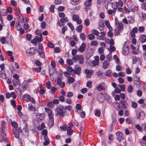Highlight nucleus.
Instances as JSON below:
<instances>
[{"instance_id": "obj_1", "label": "nucleus", "mask_w": 146, "mask_h": 146, "mask_svg": "<svg viewBox=\"0 0 146 146\" xmlns=\"http://www.w3.org/2000/svg\"><path fill=\"white\" fill-rule=\"evenodd\" d=\"M45 111L47 113L49 117L48 125L50 127H52L54 123L53 114L52 110L49 108H45Z\"/></svg>"}, {"instance_id": "obj_2", "label": "nucleus", "mask_w": 146, "mask_h": 146, "mask_svg": "<svg viewBox=\"0 0 146 146\" xmlns=\"http://www.w3.org/2000/svg\"><path fill=\"white\" fill-rule=\"evenodd\" d=\"M115 28L114 30L116 34L117 35L119 34L123 29V25L121 22H119L117 19L115 18Z\"/></svg>"}, {"instance_id": "obj_3", "label": "nucleus", "mask_w": 146, "mask_h": 146, "mask_svg": "<svg viewBox=\"0 0 146 146\" xmlns=\"http://www.w3.org/2000/svg\"><path fill=\"white\" fill-rule=\"evenodd\" d=\"M55 111L56 113L60 117H63L65 114V111L64 110V107L62 106H60L57 107Z\"/></svg>"}, {"instance_id": "obj_4", "label": "nucleus", "mask_w": 146, "mask_h": 146, "mask_svg": "<svg viewBox=\"0 0 146 146\" xmlns=\"http://www.w3.org/2000/svg\"><path fill=\"white\" fill-rule=\"evenodd\" d=\"M116 139L119 142L123 141L124 140V138L122 133L119 131H117L116 133Z\"/></svg>"}, {"instance_id": "obj_5", "label": "nucleus", "mask_w": 146, "mask_h": 146, "mask_svg": "<svg viewBox=\"0 0 146 146\" xmlns=\"http://www.w3.org/2000/svg\"><path fill=\"white\" fill-rule=\"evenodd\" d=\"M13 132L15 137L18 139L19 137L20 133L22 132V130L19 127L18 129H14Z\"/></svg>"}, {"instance_id": "obj_6", "label": "nucleus", "mask_w": 146, "mask_h": 146, "mask_svg": "<svg viewBox=\"0 0 146 146\" xmlns=\"http://www.w3.org/2000/svg\"><path fill=\"white\" fill-rule=\"evenodd\" d=\"M81 70V68L80 67L75 68L74 69H73V72H72V75L74 76L75 74L80 75Z\"/></svg>"}, {"instance_id": "obj_7", "label": "nucleus", "mask_w": 146, "mask_h": 146, "mask_svg": "<svg viewBox=\"0 0 146 146\" xmlns=\"http://www.w3.org/2000/svg\"><path fill=\"white\" fill-rule=\"evenodd\" d=\"M72 18L73 21H76L77 23L78 24H80L82 21L81 19H79V17L77 15H74L72 16Z\"/></svg>"}, {"instance_id": "obj_8", "label": "nucleus", "mask_w": 146, "mask_h": 146, "mask_svg": "<svg viewBox=\"0 0 146 146\" xmlns=\"http://www.w3.org/2000/svg\"><path fill=\"white\" fill-rule=\"evenodd\" d=\"M85 73L86 74V77L87 78H90L91 76L93 74V71L92 70H89L87 69H86L85 70Z\"/></svg>"}, {"instance_id": "obj_9", "label": "nucleus", "mask_w": 146, "mask_h": 146, "mask_svg": "<svg viewBox=\"0 0 146 146\" xmlns=\"http://www.w3.org/2000/svg\"><path fill=\"white\" fill-rule=\"evenodd\" d=\"M62 77H58L57 80V84L60 87H63L65 86V84L64 82H62Z\"/></svg>"}, {"instance_id": "obj_10", "label": "nucleus", "mask_w": 146, "mask_h": 146, "mask_svg": "<svg viewBox=\"0 0 146 146\" xmlns=\"http://www.w3.org/2000/svg\"><path fill=\"white\" fill-rule=\"evenodd\" d=\"M44 115L43 113H38L36 115V118L38 121L43 120L44 117Z\"/></svg>"}, {"instance_id": "obj_11", "label": "nucleus", "mask_w": 146, "mask_h": 146, "mask_svg": "<svg viewBox=\"0 0 146 146\" xmlns=\"http://www.w3.org/2000/svg\"><path fill=\"white\" fill-rule=\"evenodd\" d=\"M104 27V23L102 20H100L98 23V29L100 31H102Z\"/></svg>"}, {"instance_id": "obj_12", "label": "nucleus", "mask_w": 146, "mask_h": 146, "mask_svg": "<svg viewBox=\"0 0 146 146\" xmlns=\"http://www.w3.org/2000/svg\"><path fill=\"white\" fill-rule=\"evenodd\" d=\"M31 96L28 94H25L23 96V99L26 102H29Z\"/></svg>"}, {"instance_id": "obj_13", "label": "nucleus", "mask_w": 146, "mask_h": 146, "mask_svg": "<svg viewBox=\"0 0 146 146\" xmlns=\"http://www.w3.org/2000/svg\"><path fill=\"white\" fill-rule=\"evenodd\" d=\"M123 54L125 55H128L129 53V48L127 46H124L123 48Z\"/></svg>"}, {"instance_id": "obj_14", "label": "nucleus", "mask_w": 146, "mask_h": 146, "mask_svg": "<svg viewBox=\"0 0 146 146\" xmlns=\"http://www.w3.org/2000/svg\"><path fill=\"white\" fill-rule=\"evenodd\" d=\"M97 100L100 102H102L104 101V98L103 95L101 94H98L97 97Z\"/></svg>"}, {"instance_id": "obj_15", "label": "nucleus", "mask_w": 146, "mask_h": 146, "mask_svg": "<svg viewBox=\"0 0 146 146\" xmlns=\"http://www.w3.org/2000/svg\"><path fill=\"white\" fill-rule=\"evenodd\" d=\"M35 50L33 48H31L28 50L26 52V53H27L30 56H31L32 55L35 54Z\"/></svg>"}, {"instance_id": "obj_16", "label": "nucleus", "mask_w": 146, "mask_h": 146, "mask_svg": "<svg viewBox=\"0 0 146 146\" xmlns=\"http://www.w3.org/2000/svg\"><path fill=\"white\" fill-rule=\"evenodd\" d=\"M28 110L30 111H35L36 110V108L33 105L29 104L28 105Z\"/></svg>"}, {"instance_id": "obj_17", "label": "nucleus", "mask_w": 146, "mask_h": 146, "mask_svg": "<svg viewBox=\"0 0 146 146\" xmlns=\"http://www.w3.org/2000/svg\"><path fill=\"white\" fill-rule=\"evenodd\" d=\"M110 65V63L109 61L107 60H105L103 62L102 66L104 69L107 68Z\"/></svg>"}, {"instance_id": "obj_18", "label": "nucleus", "mask_w": 146, "mask_h": 146, "mask_svg": "<svg viewBox=\"0 0 146 146\" xmlns=\"http://www.w3.org/2000/svg\"><path fill=\"white\" fill-rule=\"evenodd\" d=\"M86 46L85 43H83L78 48V50L81 52H83L85 49Z\"/></svg>"}, {"instance_id": "obj_19", "label": "nucleus", "mask_w": 146, "mask_h": 146, "mask_svg": "<svg viewBox=\"0 0 146 146\" xmlns=\"http://www.w3.org/2000/svg\"><path fill=\"white\" fill-rule=\"evenodd\" d=\"M38 53L41 57L44 58L45 56L43 50H38Z\"/></svg>"}, {"instance_id": "obj_20", "label": "nucleus", "mask_w": 146, "mask_h": 146, "mask_svg": "<svg viewBox=\"0 0 146 146\" xmlns=\"http://www.w3.org/2000/svg\"><path fill=\"white\" fill-rule=\"evenodd\" d=\"M105 24L108 29L109 31H113V29L112 27L111 26L109 22L107 20H106L105 21Z\"/></svg>"}, {"instance_id": "obj_21", "label": "nucleus", "mask_w": 146, "mask_h": 146, "mask_svg": "<svg viewBox=\"0 0 146 146\" xmlns=\"http://www.w3.org/2000/svg\"><path fill=\"white\" fill-rule=\"evenodd\" d=\"M35 38L37 42H39L42 41L43 40L42 34H40L39 36H36Z\"/></svg>"}, {"instance_id": "obj_22", "label": "nucleus", "mask_w": 146, "mask_h": 146, "mask_svg": "<svg viewBox=\"0 0 146 146\" xmlns=\"http://www.w3.org/2000/svg\"><path fill=\"white\" fill-rule=\"evenodd\" d=\"M120 103L122 104V107L124 108H126L127 106V102L124 100H121L120 101Z\"/></svg>"}, {"instance_id": "obj_23", "label": "nucleus", "mask_w": 146, "mask_h": 146, "mask_svg": "<svg viewBox=\"0 0 146 146\" xmlns=\"http://www.w3.org/2000/svg\"><path fill=\"white\" fill-rule=\"evenodd\" d=\"M140 39L142 43L145 42L146 41V36L145 35H142L140 38Z\"/></svg>"}, {"instance_id": "obj_24", "label": "nucleus", "mask_w": 146, "mask_h": 146, "mask_svg": "<svg viewBox=\"0 0 146 146\" xmlns=\"http://www.w3.org/2000/svg\"><path fill=\"white\" fill-rule=\"evenodd\" d=\"M5 122L4 121H2L1 123V128L2 129V132L4 133L5 130Z\"/></svg>"}, {"instance_id": "obj_25", "label": "nucleus", "mask_w": 146, "mask_h": 146, "mask_svg": "<svg viewBox=\"0 0 146 146\" xmlns=\"http://www.w3.org/2000/svg\"><path fill=\"white\" fill-rule=\"evenodd\" d=\"M113 58L118 65H120V62H119V59L116 55H114Z\"/></svg>"}, {"instance_id": "obj_26", "label": "nucleus", "mask_w": 146, "mask_h": 146, "mask_svg": "<svg viewBox=\"0 0 146 146\" xmlns=\"http://www.w3.org/2000/svg\"><path fill=\"white\" fill-rule=\"evenodd\" d=\"M66 130H67V134L69 135H72L73 133L72 130L71 129V127L68 126Z\"/></svg>"}, {"instance_id": "obj_27", "label": "nucleus", "mask_w": 146, "mask_h": 146, "mask_svg": "<svg viewBox=\"0 0 146 146\" xmlns=\"http://www.w3.org/2000/svg\"><path fill=\"white\" fill-rule=\"evenodd\" d=\"M115 47L114 46L110 45V48H108V50H109L110 52V53H111L113 51H115Z\"/></svg>"}, {"instance_id": "obj_28", "label": "nucleus", "mask_w": 146, "mask_h": 146, "mask_svg": "<svg viewBox=\"0 0 146 146\" xmlns=\"http://www.w3.org/2000/svg\"><path fill=\"white\" fill-rule=\"evenodd\" d=\"M0 75L1 77L4 79H6L7 78L6 74L3 73L2 71H0Z\"/></svg>"}, {"instance_id": "obj_29", "label": "nucleus", "mask_w": 146, "mask_h": 146, "mask_svg": "<svg viewBox=\"0 0 146 146\" xmlns=\"http://www.w3.org/2000/svg\"><path fill=\"white\" fill-rule=\"evenodd\" d=\"M68 82H67L69 84H71L74 82L75 80L72 77H70L68 78Z\"/></svg>"}, {"instance_id": "obj_30", "label": "nucleus", "mask_w": 146, "mask_h": 146, "mask_svg": "<svg viewBox=\"0 0 146 146\" xmlns=\"http://www.w3.org/2000/svg\"><path fill=\"white\" fill-rule=\"evenodd\" d=\"M132 60V62L133 64L136 63L138 60V57L135 56H132L131 57Z\"/></svg>"}, {"instance_id": "obj_31", "label": "nucleus", "mask_w": 146, "mask_h": 146, "mask_svg": "<svg viewBox=\"0 0 146 146\" xmlns=\"http://www.w3.org/2000/svg\"><path fill=\"white\" fill-rule=\"evenodd\" d=\"M87 37L88 39L91 40L94 39L95 38V36L93 34H90L88 35Z\"/></svg>"}, {"instance_id": "obj_32", "label": "nucleus", "mask_w": 146, "mask_h": 146, "mask_svg": "<svg viewBox=\"0 0 146 146\" xmlns=\"http://www.w3.org/2000/svg\"><path fill=\"white\" fill-rule=\"evenodd\" d=\"M13 85L17 86L18 84H20V82L19 80H13Z\"/></svg>"}, {"instance_id": "obj_33", "label": "nucleus", "mask_w": 146, "mask_h": 146, "mask_svg": "<svg viewBox=\"0 0 146 146\" xmlns=\"http://www.w3.org/2000/svg\"><path fill=\"white\" fill-rule=\"evenodd\" d=\"M113 105L115 108L117 110H119L120 108L119 107V104L118 102H114L113 104Z\"/></svg>"}, {"instance_id": "obj_34", "label": "nucleus", "mask_w": 146, "mask_h": 146, "mask_svg": "<svg viewBox=\"0 0 146 146\" xmlns=\"http://www.w3.org/2000/svg\"><path fill=\"white\" fill-rule=\"evenodd\" d=\"M21 27L20 24L19 22H17L15 24V29L17 31L19 30V29Z\"/></svg>"}, {"instance_id": "obj_35", "label": "nucleus", "mask_w": 146, "mask_h": 146, "mask_svg": "<svg viewBox=\"0 0 146 146\" xmlns=\"http://www.w3.org/2000/svg\"><path fill=\"white\" fill-rule=\"evenodd\" d=\"M106 100L107 102L109 103H111V100L110 97L108 94H106L105 95Z\"/></svg>"}, {"instance_id": "obj_36", "label": "nucleus", "mask_w": 146, "mask_h": 146, "mask_svg": "<svg viewBox=\"0 0 146 146\" xmlns=\"http://www.w3.org/2000/svg\"><path fill=\"white\" fill-rule=\"evenodd\" d=\"M66 70L67 71L70 72L72 75V72H73V70L72 67L70 65L68 66L67 67Z\"/></svg>"}, {"instance_id": "obj_37", "label": "nucleus", "mask_w": 146, "mask_h": 146, "mask_svg": "<svg viewBox=\"0 0 146 146\" xmlns=\"http://www.w3.org/2000/svg\"><path fill=\"white\" fill-rule=\"evenodd\" d=\"M91 32L93 35L96 36H98L100 34V33L97 30L95 29H93L91 31Z\"/></svg>"}, {"instance_id": "obj_38", "label": "nucleus", "mask_w": 146, "mask_h": 146, "mask_svg": "<svg viewBox=\"0 0 146 146\" xmlns=\"http://www.w3.org/2000/svg\"><path fill=\"white\" fill-rule=\"evenodd\" d=\"M82 25H80L77 27L76 30L79 33H80L82 31Z\"/></svg>"}, {"instance_id": "obj_39", "label": "nucleus", "mask_w": 146, "mask_h": 146, "mask_svg": "<svg viewBox=\"0 0 146 146\" xmlns=\"http://www.w3.org/2000/svg\"><path fill=\"white\" fill-rule=\"evenodd\" d=\"M101 111L100 110H95V115L99 117L100 116V114Z\"/></svg>"}, {"instance_id": "obj_40", "label": "nucleus", "mask_w": 146, "mask_h": 146, "mask_svg": "<svg viewBox=\"0 0 146 146\" xmlns=\"http://www.w3.org/2000/svg\"><path fill=\"white\" fill-rule=\"evenodd\" d=\"M98 44L97 41L93 40L90 43L91 45L92 46H96Z\"/></svg>"}, {"instance_id": "obj_41", "label": "nucleus", "mask_w": 146, "mask_h": 146, "mask_svg": "<svg viewBox=\"0 0 146 146\" xmlns=\"http://www.w3.org/2000/svg\"><path fill=\"white\" fill-rule=\"evenodd\" d=\"M51 65L52 67L53 71L55 72L56 71L55 69H54V67L56 66L55 62L54 61H52L51 62Z\"/></svg>"}, {"instance_id": "obj_42", "label": "nucleus", "mask_w": 146, "mask_h": 146, "mask_svg": "<svg viewBox=\"0 0 146 146\" xmlns=\"http://www.w3.org/2000/svg\"><path fill=\"white\" fill-rule=\"evenodd\" d=\"M96 89L100 91L103 90V87L102 84H100L97 86Z\"/></svg>"}, {"instance_id": "obj_43", "label": "nucleus", "mask_w": 146, "mask_h": 146, "mask_svg": "<svg viewBox=\"0 0 146 146\" xmlns=\"http://www.w3.org/2000/svg\"><path fill=\"white\" fill-rule=\"evenodd\" d=\"M118 86L120 88L121 91L122 92H123L125 90V85H121L119 84L118 85Z\"/></svg>"}, {"instance_id": "obj_44", "label": "nucleus", "mask_w": 146, "mask_h": 146, "mask_svg": "<svg viewBox=\"0 0 146 146\" xmlns=\"http://www.w3.org/2000/svg\"><path fill=\"white\" fill-rule=\"evenodd\" d=\"M78 60L79 61V62L81 64H82L83 63L84 61V57L82 55H80L79 60Z\"/></svg>"}, {"instance_id": "obj_45", "label": "nucleus", "mask_w": 146, "mask_h": 146, "mask_svg": "<svg viewBox=\"0 0 146 146\" xmlns=\"http://www.w3.org/2000/svg\"><path fill=\"white\" fill-rule=\"evenodd\" d=\"M11 124L13 127H14V129H17L18 124L15 121L11 122Z\"/></svg>"}, {"instance_id": "obj_46", "label": "nucleus", "mask_w": 146, "mask_h": 146, "mask_svg": "<svg viewBox=\"0 0 146 146\" xmlns=\"http://www.w3.org/2000/svg\"><path fill=\"white\" fill-rule=\"evenodd\" d=\"M76 108L77 110H80L81 109L82 106L80 104H76ZM76 112H78V111L77 110Z\"/></svg>"}, {"instance_id": "obj_47", "label": "nucleus", "mask_w": 146, "mask_h": 146, "mask_svg": "<svg viewBox=\"0 0 146 146\" xmlns=\"http://www.w3.org/2000/svg\"><path fill=\"white\" fill-rule=\"evenodd\" d=\"M68 21V18L66 17H64L63 18H62L60 20V22L62 23H63L65 22H67Z\"/></svg>"}, {"instance_id": "obj_48", "label": "nucleus", "mask_w": 146, "mask_h": 146, "mask_svg": "<svg viewBox=\"0 0 146 146\" xmlns=\"http://www.w3.org/2000/svg\"><path fill=\"white\" fill-rule=\"evenodd\" d=\"M84 23L86 26H89L90 24V22L89 20L88 19H86L84 20Z\"/></svg>"}, {"instance_id": "obj_49", "label": "nucleus", "mask_w": 146, "mask_h": 146, "mask_svg": "<svg viewBox=\"0 0 146 146\" xmlns=\"http://www.w3.org/2000/svg\"><path fill=\"white\" fill-rule=\"evenodd\" d=\"M80 37L82 40H84L86 39V35L85 34L81 33L80 35Z\"/></svg>"}, {"instance_id": "obj_50", "label": "nucleus", "mask_w": 146, "mask_h": 146, "mask_svg": "<svg viewBox=\"0 0 146 146\" xmlns=\"http://www.w3.org/2000/svg\"><path fill=\"white\" fill-rule=\"evenodd\" d=\"M68 127L66 125H64L63 126H60V128L62 131L66 130Z\"/></svg>"}, {"instance_id": "obj_51", "label": "nucleus", "mask_w": 146, "mask_h": 146, "mask_svg": "<svg viewBox=\"0 0 146 146\" xmlns=\"http://www.w3.org/2000/svg\"><path fill=\"white\" fill-rule=\"evenodd\" d=\"M112 74V71L110 70L107 71L106 72V75L108 76H110Z\"/></svg>"}, {"instance_id": "obj_52", "label": "nucleus", "mask_w": 146, "mask_h": 146, "mask_svg": "<svg viewBox=\"0 0 146 146\" xmlns=\"http://www.w3.org/2000/svg\"><path fill=\"white\" fill-rule=\"evenodd\" d=\"M91 4L92 3H90L89 1H86L84 3L85 5L86 8L91 5Z\"/></svg>"}, {"instance_id": "obj_53", "label": "nucleus", "mask_w": 146, "mask_h": 146, "mask_svg": "<svg viewBox=\"0 0 146 146\" xmlns=\"http://www.w3.org/2000/svg\"><path fill=\"white\" fill-rule=\"evenodd\" d=\"M133 89V86L131 85H129L127 88V92L129 93H131Z\"/></svg>"}, {"instance_id": "obj_54", "label": "nucleus", "mask_w": 146, "mask_h": 146, "mask_svg": "<svg viewBox=\"0 0 146 146\" xmlns=\"http://www.w3.org/2000/svg\"><path fill=\"white\" fill-rule=\"evenodd\" d=\"M67 25L69 26L72 30H74V27L73 25L70 22H68L67 23Z\"/></svg>"}, {"instance_id": "obj_55", "label": "nucleus", "mask_w": 146, "mask_h": 146, "mask_svg": "<svg viewBox=\"0 0 146 146\" xmlns=\"http://www.w3.org/2000/svg\"><path fill=\"white\" fill-rule=\"evenodd\" d=\"M46 23L44 21H43L41 23V27L42 29H44L46 27Z\"/></svg>"}, {"instance_id": "obj_56", "label": "nucleus", "mask_w": 146, "mask_h": 146, "mask_svg": "<svg viewBox=\"0 0 146 146\" xmlns=\"http://www.w3.org/2000/svg\"><path fill=\"white\" fill-rule=\"evenodd\" d=\"M42 68L41 67H39L37 68H34L33 70H35V71L37 72H40Z\"/></svg>"}, {"instance_id": "obj_57", "label": "nucleus", "mask_w": 146, "mask_h": 146, "mask_svg": "<svg viewBox=\"0 0 146 146\" xmlns=\"http://www.w3.org/2000/svg\"><path fill=\"white\" fill-rule=\"evenodd\" d=\"M45 127V124L44 123H41L40 126L38 127V129L39 130H42V129L44 128Z\"/></svg>"}, {"instance_id": "obj_58", "label": "nucleus", "mask_w": 146, "mask_h": 146, "mask_svg": "<svg viewBox=\"0 0 146 146\" xmlns=\"http://www.w3.org/2000/svg\"><path fill=\"white\" fill-rule=\"evenodd\" d=\"M27 85V84L23 83L22 85V90L23 91H24L26 90Z\"/></svg>"}, {"instance_id": "obj_59", "label": "nucleus", "mask_w": 146, "mask_h": 146, "mask_svg": "<svg viewBox=\"0 0 146 146\" xmlns=\"http://www.w3.org/2000/svg\"><path fill=\"white\" fill-rule=\"evenodd\" d=\"M117 5V2H113L112 3V6L113 8H117L118 7Z\"/></svg>"}, {"instance_id": "obj_60", "label": "nucleus", "mask_w": 146, "mask_h": 146, "mask_svg": "<svg viewBox=\"0 0 146 146\" xmlns=\"http://www.w3.org/2000/svg\"><path fill=\"white\" fill-rule=\"evenodd\" d=\"M122 68L121 66L118 65L116 66V70L117 71H119L121 70Z\"/></svg>"}, {"instance_id": "obj_61", "label": "nucleus", "mask_w": 146, "mask_h": 146, "mask_svg": "<svg viewBox=\"0 0 146 146\" xmlns=\"http://www.w3.org/2000/svg\"><path fill=\"white\" fill-rule=\"evenodd\" d=\"M48 46L50 48H53L54 47V44L51 42H49L47 44Z\"/></svg>"}, {"instance_id": "obj_62", "label": "nucleus", "mask_w": 146, "mask_h": 146, "mask_svg": "<svg viewBox=\"0 0 146 146\" xmlns=\"http://www.w3.org/2000/svg\"><path fill=\"white\" fill-rule=\"evenodd\" d=\"M145 30V28L143 26L139 27L138 28V31L140 32H143Z\"/></svg>"}, {"instance_id": "obj_63", "label": "nucleus", "mask_w": 146, "mask_h": 146, "mask_svg": "<svg viewBox=\"0 0 146 146\" xmlns=\"http://www.w3.org/2000/svg\"><path fill=\"white\" fill-rule=\"evenodd\" d=\"M92 85V82L91 81H88L86 84V86L90 88L91 87Z\"/></svg>"}, {"instance_id": "obj_64", "label": "nucleus", "mask_w": 146, "mask_h": 146, "mask_svg": "<svg viewBox=\"0 0 146 146\" xmlns=\"http://www.w3.org/2000/svg\"><path fill=\"white\" fill-rule=\"evenodd\" d=\"M66 62L69 65H72L73 63L72 60L71 59H68L66 61Z\"/></svg>"}]
</instances>
